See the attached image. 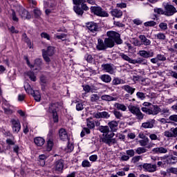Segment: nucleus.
Here are the masks:
<instances>
[{
    "instance_id": "nucleus-1",
    "label": "nucleus",
    "mask_w": 177,
    "mask_h": 177,
    "mask_svg": "<svg viewBox=\"0 0 177 177\" xmlns=\"http://www.w3.org/2000/svg\"><path fill=\"white\" fill-rule=\"evenodd\" d=\"M109 38H105L104 41L102 39H97V44L96 48L97 50H105L108 48H113L114 45H121L122 44V39H121V35L118 32L114 31H109L106 33Z\"/></svg>"
},
{
    "instance_id": "nucleus-2",
    "label": "nucleus",
    "mask_w": 177,
    "mask_h": 177,
    "mask_svg": "<svg viewBox=\"0 0 177 177\" xmlns=\"http://www.w3.org/2000/svg\"><path fill=\"white\" fill-rule=\"evenodd\" d=\"M98 131H100L101 133H106L104 137L101 138L100 142L108 145V146H111V145H115L117 143V140H115V138H113L115 136V133H111L109 134L110 132V128L109 126H100Z\"/></svg>"
},
{
    "instance_id": "nucleus-3",
    "label": "nucleus",
    "mask_w": 177,
    "mask_h": 177,
    "mask_svg": "<svg viewBox=\"0 0 177 177\" xmlns=\"http://www.w3.org/2000/svg\"><path fill=\"white\" fill-rule=\"evenodd\" d=\"M141 110L148 115H157L160 113V107L158 105H151L149 108L142 107Z\"/></svg>"
},
{
    "instance_id": "nucleus-4",
    "label": "nucleus",
    "mask_w": 177,
    "mask_h": 177,
    "mask_svg": "<svg viewBox=\"0 0 177 177\" xmlns=\"http://www.w3.org/2000/svg\"><path fill=\"white\" fill-rule=\"evenodd\" d=\"M91 10L92 13L95 15V16H99L100 17H109V13L102 9L101 7L99 6H92L91 7Z\"/></svg>"
},
{
    "instance_id": "nucleus-5",
    "label": "nucleus",
    "mask_w": 177,
    "mask_h": 177,
    "mask_svg": "<svg viewBox=\"0 0 177 177\" xmlns=\"http://www.w3.org/2000/svg\"><path fill=\"white\" fill-rule=\"evenodd\" d=\"M55 135V131L54 130H50L48 132V134L47 135V146H46V151H50L53 147V139Z\"/></svg>"
},
{
    "instance_id": "nucleus-6",
    "label": "nucleus",
    "mask_w": 177,
    "mask_h": 177,
    "mask_svg": "<svg viewBox=\"0 0 177 177\" xmlns=\"http://www.w3.org/2000/svg\"><path fill=\"white\" fill-rule=\"evenodd\" d=\"M10 124L12 125V132H14V133H19V132H20V129H21L20 120H19L17 118H12L10 120Z\"/></svg>"
},
{
    "instance_id": "nucleus-7",
    "label": "nucleus",
    "mask_w": 177,
    "mask_h": 177,
    "mask_svg": "<svg viewBox=\"0 0 177 177\" xmlns=\"http://www.w3.org/2000/svg\"><path fill=\"white\" fill-rule=\"evenodd\" d=\"M165 15V16H174L177 12L176 8L171 4L166 5Z\"/></svg>"
},
{
    "instance_id": "nucleus-8",
    "label": "nucleus",
    "mask_w": 177,
    "mask_h": 177,
    "mask_svg": "<svg viewBox=\"0 0 177 177\" xmlns=\"http://www.w3.org/2000/svg\"><path fill=\"white\" fill-rule=\"evenodd\" d=\"M18 13L23 20H30V19H31V14L24 8H20L18 10Z\"/></svg>"
},
{
    "instance_id": "nucleus-9",
    "label": "nucleus",
    "mask_w": 177,
    "mask_h": 177,
    "mask_svg": "<svg viewBox=\"0 0 177 177\" xmlns=\"http://www.w3.org/2000/svg\"><path fill=\"white\" fill-rule=\"evenodd\" d=\"M102 68L105 73H109V74H114L115 73L114 65L112 64H104L102 65Z\"/></svg>"
},
{
    "instance_id": "nucleus-10",
    "label": "nucleus",
    "mask_w": 177,
    "mask_h": 177,
    "mask_svg": "<svg viewBox=\"0 0 177 177\" xmlns=\"http://www.w3.org/2000/svg\"><path fill=\"white\" fill-rule=\"evenodd\" d=\"M110 113L107 111H102V112H97L93 113L94 118H104L105 120H108L110 118Z\"/></svg>"
},
{
    "instance_id": "nucleus-11",
    "label": "nucleus",
    "mask_w": 177,
    "mask_h": 177,
    "mask_svg": "<svg viewBox=\"0 0 177 177\" xmlns=\"http://www.w3.org/2000/svg\"><path fill=\"white\" fill-rule=\"evenodd\" d=\"M55 107H56V104H51L49 111L53 113V120L54 122H59V115H57V112Z\"/></svg>"
},
{
    "instance_id": "nucleus-12",
    "label": "nucleus",
    "mask_w": 177,
    "mask_h": 177,
    "mask_svg": "<svg viewBox=\"0 0 177 177\" xmlns=\"http://www.w3.org/2000/svg\"><path fill=\"white\" fill-rule=\"evenodd\" d=\"M142 168L145 169V171H147V172H156L157 170V165L145 163L142 165Z\"/></svg>"
},
{
    "instance_id": "nucleus-13",
    "label": "nucleus",
    "mask_w": 177,
    "mask_h": 177,
    "mask_svg": "<svg viewBox=\"0 0 177 177\" xmlns=\"http://www.w3.org/2000/svg\"><path fill=\"white\" fill-rule=\"evenodd\" d=\"M138 55L141 56V57H144V59H149V57H153L154 56V53L142 50L138 52Z\"/></svg>"
},
{
    "instance_id": "nucleus-14",
    "label": "nucleus",
    "mask_w": 177,
    "mask_h": 177,
    "mask_svg": "<svg viewBox=\"0 0 177 177\" xmlns=\"http://www.w3.org/2000/svg\"><path fill=\"white\" fill-rule=\"evenodd\" d=\"M108 127L110 128L111 133H114V132H117L118 130V122L115 120H112L108 122Z\"/></svg>"
},
{
    "instance_id": "nucleus-15",
    "label": "nucleus",
    "mask_w": 177,
    "mask_h": 177,
    "mask_svg": "<svg viewBox=\"0 0 177 177\" xmlns=\"http://www.w3.org/2000/svg\"><path fill=\"white\" fill-rule=\"evenodd\" d=\"M162 160H166L167 164H176L177 162L176 156H165L161 158Z\"/></svg>"
},
{
    "instance_id": "nucleus-16",
    "label": "nucleus",
    "mask_w": 177,
    "mask_h": 177,
    "mask_svg": "<svg viewBox=\"0 0 177 177\" xmlns=\"http://www.w3.org/2000/svg\"><path fill=\"white\" fill-rule=\"evenodd\" d=\"M87 28L91 32H96V31L99 30V25H97L95 22H90V23L87 24Z\"/></svg>"
},
{
    "instance_id": "nucleus-17",
    "label": "nucleus",
    "mask_w": 177,
    "mask_h": 177,
    "mask_svg": "<svg viewBox=\"0 0 177 177\" xmlns=\"http://www.w3.org/2000/svg\"><path fill=\"white\" fill-rule=\"evenodd\" d=\"M152 151L156 154H166V153H168V149L165 148L164 147H160L153 148Z\"/></svg>"
},
{
    "instance_id": "nucleus-18",
    "label": "nucleus",
    "mask_w": 177,
    "mask_h": 177,
    "mask_svg": "<svg viewBox=\"0 0 177 177\" xmlns=\"http://www.w3.org/2000/svg\"><path fill=\"white\" fill-rule=\"evenodd\" d=\"M59 135L61 140H63L64 142H66V140L68 139V135H67V131H66V129H59Z\"/></svg>"
},
{
    "instance_id": "nucleus-19",
    "label": "nucleus",
    "mask_w": 177,
    "mask_h": 177,
    "mask_svg": "<svg viewBox=\"0 0 177 177\" xmlns=\"http://www.w3.org/2000/svg\"><path fill=\"white\" fill-rule=\"evenodd\" d=\"M63 168H64V160H59L55 162V169L58 171V172H62L63 171Z\"/></svg>"
},
{
    "instance_id": "nucleus-20",
    "label": "nucleus",
    "mask_w": 177,
    "mask_h": 177,
    "mask_svg": "<svg viewBox=\"0 0 177 177\" xmlns=\"http://www.w3.org/2000/svg\"><path fill=\"white\" fill-rule=\"evenodd\" d=\"M139 39L141 41L142 45H145V46H149L151 44V41L146 38V36H145V35H140L139 36Z\"/></svg>"
},
{
    "instance_id": "nucleus-21",
    "label": "nucleus",
    "mask_w": 177,
    "mask_h": 177,
    "mask_svg": "<svg viewBox=\"0 0 177 177\" xmlns=\"http://www.w3.org/2000/svg\"><path fill=\"white\" fill-rule=\"evenodd\" d=\"M122 89L125 91V92H127L129 95H133V93H135V91H136V88H135L129 85L122 86Z\"/></svg>"
},
{
    "instance_id": "nucleus-22",
    "label": "nucleus",
    "mask_w": 177,
    "mask_h": 177,
    "mask_svg": "<svg viewBox=\"0 0 177 177\" xmlns=\"http://www.w3.org/2000/svg\"><path fill=\"white\" fill-rule=\"evenodd\" d=\"M128 109L129 111H130V113H131V114H133V115H135L136 113L140 110V108H139V106L132 104L129 105Z\"/></svg>"
},
{
    "instance_id": "nucleus-23",
    "label": "nucleus",
    "mask_w": 177,
    "mask_h": 177,
    "mask_svg": "<svg viewBox=\"0 0 177 177\" xmlns=\"http://www.w3.org/2000/svg\"><path fill=\"white\" fill-rule=\"evenodd\" d=\"M113 107L117 109V110H120V111H127V106L124 104L115 102L113 105Z\"/></svg>"
},
{
    "instance_id": "nucleus-24",
    "label": "nucleus",
    "mask_w": 177,
    "mask_h": 177,
    "mask_svg": "<svg viewBox=\"0 0 177 177\" xmlns=\"http://www.w3.org/2000/svg\"><path fill=\"white\" fill-rule=\"evenodd\" d=\"M132 64H147V59H145L144 58H137L136 59H133Z\"/></svg>"
},
{
    "instance_id": "nucleus-25",
    "label": "nucleus",
    "mask_w": 177,
    "mask_h": 177,
    "mask_svg": "<svg viewBox=\"0 0 177 177\" xmlns=\"http://www.w3.org/2000/svg\"><path fill=\"white\" fill-rule=\"evenodd\" d=\"M55 48L52 46H49L47 47V49L45 51L46 56H53V55H55Z\"/></svg>"
},
{
    "instance_id": "nucleus-26",
    "label": "nucleus",
    "mask_w": 177,
    "mask_h": 177,
    "mask_svg": "<svg viewBox=\"0 0 177 177\" xmlns=\"http://www.w3.org/2000/svg\"><path fill=\"white\" fill-rule=\"evenodd\" d=\"M101 99L102 100H105L106 102H115V100H117V98L111 97V95H102Z\"/></svg>"
},
{
    "instance_id": "nucleus-27",
    "label": "nucleus",
    "mask_w": 177,
    "mask_h": 177,
    "mask_svg": "<svg viewBox=\"0 0 177 177\" xmlns=\"http://www.w3.org/2000/svg\"><path fill=\"white\" fill-rule=\"evenodd\" d=\"M112 16L114 17H121L122 16V11L118 9H113L111 11Z\"/></svg>"
},
{
    "instance_id": "nucleus-28",
    "label": "nucleus",
    "mask_w": 177,
    "mask_h": 177,
    "mask_svg": "<svg viewBox=\"0 0 177 177\" xmlns=\"http://www.w3.org/2000/svg\"><path fill=\"white\" fill-rule=\"evenodd\" d=\"M142 127L145 129L153 128L154 127V120L142 123Z\"/></svg>"
},
{
    "instance_id": "nucleus-29",
    "label": "nucleus",
    "mask_w": 177,
    "mask_h": 177,
    "mask_svg": "<svg viewBox=\"0 0 177 177\" xmlns=\"http://www.w3.org/2000/svg\"><path fill=\"white\" fill-rule=\"evenodd\" d=\"M100 80H102L103 82L106 84H109V82H111V76L109 75H102L100 76Z\"/></svg>"
},
{
    "instance_id": "nucleus-30",
    "label": "nucleus",
    "mask_w": 177,
    "mask_h": 177,
    "mask_svg": "<svg viewBox=\"0 0 177 177\" xmlns=\"http://www.w3.org/2000/svg\"><path fill=\"white\" fill-rule=\"evenodd\" d=\"M119 56L123 59L125 60V62H128L129 63H131L132 64V62L133 59H131L129 56L125 55L123 53H120Z\"/></svg>"
},
{
    "instance_id": "nucleus-31",
    "label": "nucleus",
    "mask_w": 177,
    "mask_h": 177,
    "mask_svg": "<svg viewBox=\"0 0 177 177\" xmlns=\"http://www.w3.org/2000/svg\"><path fill=\"white\" fill-rule=\"evenodd\" d=\"M74 12L78 15V16H82L84 15V11L80 6H75L73 7Z\"/></svg>"
},
{
    "instance_id": "nucleus-32",
    "label": "nucleus",
    "mask_w": 177,
    "mask_h": 177,
    "mask_svg": "<svg viewBox=\"0 0 177 177\" xmlns=\"http://www.w3.org/2000/svg\"><path fill=\"white\" fill-rule=\"evenodd\" d=\"M35 143L37 145V146H44V144L45 143V140L41 137H37L35 138Z\"/></svg>"
},
{
    "instance_id": "nucleus-33",
    "label": "nucleus",
    "mask_w": 177,
    "mask_h": 177,
    "mask_svg": "<svg viewBox=\"0 0 177 177\" xmlns=\"http://www.w3.org/2000/svg\"><path fill=\"white\" fill-rule=\"evenodd\" d=\"M113 85H120L121 84H125L124 80L119 77H115L112 81Z\"/></svg>"
},
{
    "instance_id": "nucleus-34",
    "label": "nucleus",
    "mask_w": 177,
    "mask_h": 177,
    "mask_svg": "<svg viewBox=\"0 0 177 177\" xmlns=\"http://www.w3.org/2000/svg\"><path fill=\"white\" fill-rule=\"evenodd\" d=\"M24 88L26 92H27V93L29 95H32V96L35 93V91H34L32 88H31V86H30L28 84L26 86H24Z\"/></svg>"
},
{
    "instance_id": "nucleus-35",
    "label": "nucleus",
    "mask_w": 177,
    "mask_h": 177,
    "mask_svg": "<svg viewBox=\"0 0 177 177\" xmlns=\"http://www.w3.org/2000/svg\"><path fill=\"white\" fill-rule=\"evenodd\" d=\"M22 39L24 41V42H26L28 44V48H31V40L27 37V35L26 33H24L22 35Z\"/></svg>"
},
{
    "instance_id": "nucleus-36",
    "label": "nucleus",
    "mask_w": 177,
    "mask_h": 177,
    "mask_svg": "<svg viewBox=\"0 0 177 177\" xmlns=\"http://www.w3.org/2000/svg\"><path fill=\"white\" fill-rule=\"evenodd\" d=\"M134 115L136 116V120H138V121H142V120L145 118V114L140 111V109Z\"/></svg>"
},
{
    "instance_id": "nucleus-37",
    "label": "nucleus",
    "mask_w": 177,
    "mask_h": 177,
    "mask_svg": "<svg viewBox=\"0 0 177 177\" xmlns=\"http://www.w3.org/2000/svg\"><path fill=\"white\" fill-rule=\"evenodd\" d=\"M26 75H28V77H29L30 80H31V81H33V82H35V81H37V77H35L34 72H32V71L27 72Z\"/></svg>"
},
{
    "instance_id": "nucleus-38",
    "label": "nucleus",
    "mask_w": 177,
    "mask_h": 177,
    "mask_svg": "<svg viewBox=\"0 0 177 177\" xmlns=\"http://www.w3.org/2000/svg\"><path fill=\"white\" fill-rule=\"evenodd\" d=\"M35 102H41V93L38 91H35V93L32 95Z\"/></svg>"
},
{
    "instance_id": "nucleus-39",
    "label": "nucleus",
    "mask_w": 177,
    "mask_h": 177,
    "mask_svg": "<svg viewBox=\"0 0 177 177\" xmlns=\"http://www.w3.org/2000/svg\"><path fill=\"white\" fill-rule=\"evenodd\" d=\"M159 113H161L162 115H167V116L171 114V112H169V109L168 108H163L162 109L160 108Z\"/></svg>"
},
{
    "instance_id": "nucleus-40",
    "label": "nucleus",
    "mask_w": 177,
    "mask_h": 177,
    "mask_svg": "<svg viewBox=\"0 0 177 177\" xmlns=\"http://www.w3.org/2000/svg\"><path fill=\"white\" fill-rule=\"evenodd\" d=\"M86 122L87 127L89 128V129H93V128H95V122L93 120H92V119H87Z\"/></svg>"
},
{
    "instance_id": "nucleus-41",
    "label": "nucleus",
    "mask_w": 177,
    "mask_h": 177,
    "mask_svg": "<svg viewBox=\"0 0 177 177\" xmlns=\"http://www.w3.org/2000/svg\"><path fill=\"white\" fill-rule=\"evenodd\" d=\"M39 164L41 167H45V155L41 154L39 156Z\"/></svg>"
},
{
    "instance_id": "nucleus-42",
    "label": "nucleus",
    "mask_w": 177,
    "mask_h": 177,
    "mask_svg": "<svg viewBox=\"0 0 177 177\" xmlns=\"http://www.w3.org/2000/svg\"><path fill=\"white\" fill-rule=\"evenodd\" d=\"M113 113L117 120H121L122 118V113L120 111L114 110Z\"/></svg>"
},
{
    "instance_id": "nucleus-43",
    "label": "nucleus",
    "mask_w": 177,
    "mask_h": 177,
    "mask_svg": "<svg viewBox=\"0 0 177 177\" xmlns=\"http://www.w3.org/2000/svg\"><path fill=\"white\" fill-rule=\"evenodd\" d=\"M156 38L158 39H160V41H165L167 37L165 36V34L162 32H159L156 35H155Z\"/></svg>"
},
{
    "instance_id": "nucleus-44",
    "label": "nucleus",
    "mask_w": 177,
    "mask_h": 177,
    "mask_svg": "<svg viewBox=\"0 0 177 177\" xmlns=\"http://www.w3.org/2000/svg\"><path fill=\"white\" fill-rule=\"evenodd\" d=\"M139 143L140 146H143V147L147 146V145H149V138H146L142 140H140Z\"/></svg>"
},
{
    "instance_id": "nucleus-45",
    "label": "nucleus",
    "mask_w": 177,
    "mask_h": 177,
    "mask_svg": "<svg viewBox=\"0 0 177 177\" xmlns=\"http://www.w3.org/2000/svg\"><path fill=\"white\" fill-rule=\"evenodd\" d=\"M154 13L156 15H165V11L162 8H155L153 9Z\"/></svg>"
},
{
    "instance_id": "nucleus-46",
    "label": "nucleus",
    "mask_w": 177,
    "mask_h": 177,
    "mask_svg": "<svg viewBox=\"0 0 177 177\" xmlns=\"http://www.w3.org/2000/svg\"><path fill=\"white\" fill-rule=\"evenodd\" d=\"M156 24H157V23H156V21H149L144 23V26L145 27H154Z\"/></svg>"
},
{
    "instance_id": "nucleus-47",
    "label": "nucleus",
    "mask_w": 177,
    "mask_h": 177,
    "mask_svg": "<svg viewBox=\"0 0 177 177\" xmlns=\"http://www.w3.org/2000/svg\"><path fill=\"white\" fill-rule=\"evenodd\" d=\"M146 151H147V149L145 147H138L136 150V153H137V154H143V153H146Z\"/></svg>"
},
{
    "instance_id": "nucleus-48",
    "label": "nucleus",
    "mask_w": 177,
    "mask_h": 177,
    "mask_svg": "<svg viewBox=\"0 0 177 177\" xmlns=\"http://www.w3.org/2000/svg\"><path fill=\"white\" fill-rule=\"evenodd\" d=\"M136 96L138 99L141 100H145L146 99V94L142 92H137Z\"/></svg>"
},
{
    "instance_id": "nucleus-49",
    "label": "nucleus",
    "mask_w": 177,
    "mask_h": 177,
    "mask_svg": "<svg viewBox=\"0 0 177 177\" xmlns=\"http://www.w3.org/2000/svg\"><path fill=\"white\" fill-rule=\"evenodd\" d=\"M83 89L86 93H89V92H93V89L89 85L83 86Z\"/></svg>"
},
{
    "instance_id": "nucleus-50",
    "label": "nucleus",
    "mask_w": 177,
    "mask_h": 177,
    "mask_svg": "<svg viewBox=\"0 0 177 177\" xmlns=\"http://www.w3.org/2000/svg\"><path fill=\"white\" fill-rule=\"evenodd\" d=\"M164 136H165L166 138H174V133H172V131H165L164 132Z\"/></svg>"
},
{
    "instance_id": "nucleus-51",
    "label": "nucleus",
    "mask_w": 177,
    "mask_h": 177,
    "mask_svg": "<svg viewBox=\"0 0 177 177\" xmlns=\"http://www.w3.org/2000/svg\"><path fill=\"white\" fill-rule=\"evenodd\" d=\"M11 17H12L13 21H15L16 23H17L19 21V18L16 15V12H15L14 10H12Z\"/></svg>"
},
{
    "instance_id": "nucleus-52",
    "label": "nucleus",
    "mask_w": 177,
    "mask_h": 177,
    "mask_svg": "<svg viewBox=\"0 0 177 177\" xmlns=\"http://www.w3.org/2000/svg\"><path fill=\"white\" fill-rule=\"evenodd\" d=\"M159 28L163 31H165V30H168V24H167V23L162 22L159 24Z\"/></svg>"
},
{
    "instance_id": "nucleus-53",
    "label": "nucleus",
    "mask_w": 177,
    "mask_h": 177,
    "mask_svg": "<svg viewBox=\"0 0 177 177\" xmlns=\"http://www.w3.org/2000/svg\"><path fill=\"white\" fill-rule=\"evenodd\" d=\"M3 109L5 113V114H8V115L10 114H13V111L10 109V108H6L3 106Z\"/></svg>"
},
{
    "instance_id": "nucleus-54",
    "label": "nucleus",
    "mask_w": 177,
    "mask_h": 177,
    "mask_svg": "<svg viewBox=\"0 0 177 177\" xmlns=\"http://www.w3.org/2000/svg\"><path fill=\"white\" fill-rule=\"evenodd\" d=\"M156 58L158 59V62H165L167 60V57L161 54H158Z\"/></svg>"
},
{
    "instance_id": "nucleus-55",
    "label": "nucleus",
    "mask_w": 177,
    "mask_h": 177,
    "mask_svg": "<svg viewBox=\"0 0 177 177\" xmlns=\"http://www.w3.org/2000/svg\"><path fill=\"white\" fill-rule=\"evenodd\" d=\"M100 97L97 94H93L91 97V102H97Z\"/></svg>"
},
{
    "instance_id": "nucleus-56",
    "label": "nucleus",
    "mask_w": 177,
    "mask_h": 177,
    "mask_svg": "<svg viewBox=\"0 0 177 177\" xmlns=\"http://www.w3.org/2000/svg\"><path fill=\"white\" fill-rule=\"evenodd\" d=\"M42 64V60L41 59H36L33 64L34 67H39Z\"/></svg>"
},
{
    "instance_id": "nucleus-57",
    "label": "nucleus",
    "mask_w": 177,
    "mask_h": 177,
    "mask_svg": "<svg viewBox=\"0 0 177 177\" xmlns=\"http://www.w3.org/2000/svg\"><path fill=\"white\" fill-rule=\"evenodd\" d=\"M82 166L85 168V167H91V162L88 160H84L82 162Z\"/></svg>"
},
{
    "instance_id": "nucleus-58",
    "label": "nucleus",
    "mask_w": 177,
    "mask_h": 177,
    "mask_svg": "<svg viewBox=\"0 0 177 177\" xmlns=\"http://www.w3.org/2000/svg\"><path fill=\"white\" fill-rule=\"evenodd\" d=\"M126 154H127L129 157H133V156H135V151L133 149L127 150Z\"/></svg>"
},
{
    "instance_id": "nucleus-59",
    "label": "nucleus",
    "mask_w": 177,
    "mask_h": 177,
    "mask_svg": "<svg viewBox=\"0 0 177 177\" xmlns=\"http://www.w3.org/2000/svg\"><path fill=\"white\" fill-rule=\"evenodd\" d=\"M86 0H73V3L74 5H82V3H85Z\"/></svg>"
},
{
    "instance_id": "nucleus-60",
    "label": "nucleus",
    "mask_w": 177,
    "mask_h": 177,
    "mask_svg": "<svg viewBox=\"0 0 177 177\" xmlns=\"http://www.w3.org/2000/svg\"><path fill=\"white\" fill-rule=\"evenodd\" d=\"M67 37V35L64 33H62L61 35H56L57 39H62V41H64L66 39V37Z\"/></svg>"
},
{
    "instance_id": "nucleus-61",
    "label": "nucleus",
    "mask_w": 177,
    "mask_h": 177,
    "mask_svg": "<svg viewBox=\"0 0 177 177\" xmlns=\"http://www.w3.org/2000/svg\"><path fill=\"white\" fill-rule=\"evenodd\" d=\"M33 13H34L35 17H39V16H41V10H39V9H38V8H35L33 10Z\"/></svg>"
},
{
    "instance_id": "nucleus-62",
    "label": "nucleus",
    "mask_w": 177,
    "mask_h": 177,
    "mask_svg": "<svg viewBox=\"0 0 177 177\" xmlns=\"http://www.w3.org/2000/svg\"><path fill=\"white\" fill-rule=\"evenodd\" d=\"M168 172L170 174H174L175 175H177V168L176 167H171L168 169Z\"/></svg>"
},
{
    "instance_id": "nucleus-63",
    "label": "nucleus",
    "mask_w": 177,
    "mask_h": 177,
    "mask_svg": "<svg viewBox=\"0 0 177 177\" xmlns=\"http://www.w3.org/2000/svg\"><path fill=\"white\" fill-rule=\"evenodd\" d=\"M169 120L170 121H174V122H177V115H171L169 117Z\"/></svg>"
},
{
    "instance_id": "nucleus-64",
    "label": "nucleus",
    "mask_w": 177,
    "mask_h": 177,
    "mask_svg": "<svg viewBox=\"0 0 177 177\" xmlns=\"http://www.w3.org/2000/svg\"><path fill=\"white\" fill-rule=\"evenodd\" d=\"M170 131L173 133L174 138H177V127H172Z\"/></svg>"
}]
</instances>
